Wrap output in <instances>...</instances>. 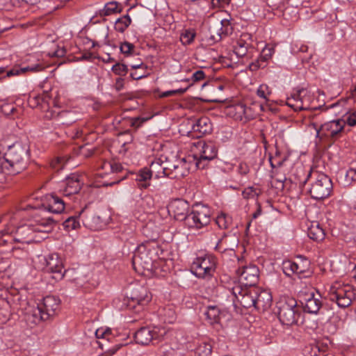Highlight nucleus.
I'll return each instance as SVG.
<instances>
[{
	"label": "nucleus",
	"instance_id": "nucleus-44",
	"mask_svg": "<svg viewBox=\"0 0 356 356\" xmlns=\"http://www.w3.org/2000/svg\"><path fill=\"white\" fill-rule=\"evenodd\" d=\"M77 216H70L67 218L63 223L65 229H75L80 226L79 222L77 220Z\"/></svg>",
	"mask_w": 356,
	"mask_h": 356
},
{
	"label": "nucleus",
	"instance_id": "nucleus-12",
	"mask_svg": "<svg viewBox=\"0 0 356 356\" xmlns=\"http://www.w3.org/2000/svg\"><path fill=\"white\" fill-rule=\"evenodd\" d=\"M152 300V295L148 289L144 286H137L134 287L129 297L127 306L129 309H134L136 312H139Z\"/></svg>",
	"mask_w": 356,
	"mask_h": 356
},
{
	"label": "nucleus",
	"instance_id": "nucleus-51",
	"mask_svg": "<svg viewBox=\"0 0 356 356\" xmlns=\"http://www.w3.org/2000/svg\"><path fill=\"white\" fill-rule=\"evenodd\" d=\"M257 95L268 101L267 96L270 94V91L268 89V86L266 85H261L257 90Z\"/></svg>",
	"mask_w": 356,
	"mask_h": 356
},
{
	"label": "nucleus",
	"instance_id": "nucleus-45",
	"mask_svg": "<svg viewBox=\"0 0 356 356\" xmlns=\"http://www.w3.org/2000/svg\"><path fill=\"white\" fill-rule=\"evenodd\" d=\"M113 73L119 76H125L128 72V67L126 65L117 63L111 68Z\"/></svg>",
	"mask_w": 356,
	"mask_h": 356
},
{
	"label": "nucleus",
	"instance_id": "nucleus-43",
	"mask_svg": "<svg viewBox=\"0 0 356 356\" xmlns=\"http://www.w3.org/2000/svg\"><path fill=\"white\" fill-rule=\"evenodd\" d=\"M305 352L309 356H320L324 353V350L321 348L318 343L310 344L305 348Z\"/></svg>",
	"mask_w": 356,
	"mask_h": 356
},
{
	"label": "nucleus",
	"instance_id": "nucleus-60",
	"mask_svg": "<svg viewBox=\"0 0 356 356\" xmlns=\"http://www.w3.org/2000/svg\"><path fill=\"white\" fill-rule=\"evenodd\" d=\"M344 120L346 122V124H347L348 125H349L350 127L355 126L356 125V112L350 114L346 118V119Z\"/></svg>",
	"mask_w": 356,
	"mask_h": 356
},
{
	"label": "nucleus",
	"instance_id": "nucleus-23",
	"mask_svg": "<svg viewBox=\"0 0 356 356\" xmlns=\"http://www.w3.org/2000/svg\"><path fill=\"white\" fill-rule=\"evenodd\" d=\"M38 305L44 310V313L48 315L49 319L56 314L57 310L59 309L60 300L55 296H47Z\"/></svg>",
	"mask_w": 356,
	"mask_h": 356
},
{
	"label": "nucleus",
	"instance_id": "nucleus-55",
	"mask_svg": "<svg viewBox=\"0 0 356 356\" xmlns=\"http://www.w3.org/2000/svg\"><path fill=\"white\" fill-rule=\"evenodd\" d=\"M306 90L305 88L298 89L294 91L290 96L291 98H294L296 100H304L305 99V95H302L305 93Z\"/></svg>",
	"mask_w": 356,
	"mask_h": 356
},
{
	"label": "nucleus",
	"instance_id": "nucleus-4",
	"mask_svg": "<svg viewBox=\"0 0 356 356\" xmlns=\"http://www.w3.org/2000/svg\"><path fill=\"white\" fill-rule=\"evenodd\" d=\"M277 316L282 324L291 326L296 324L300 316L296 299L289 296L280 298L276 303Z\"/></svg>",
	"mask_w": 356,
	"mask_h": 356
},
{
	"label": "nucleus",
	"instance_id": "nucleus-11",
	"mask_svg": "<svg viewBox=\"0 0 356 356\" xmlns=\"http://www.w3.org/2000/svg\"><path fill=\"white\" fill-rule=\"evenodd\" d=\"M346 122L343 119L331 120L323 124L317 130V136L321 134L332 143L341 138L345 132Z\"/></svg>",
	"mask_w": 356,
	"mask_h": 356
},
{
	"label": "nucleus",
	"instance_id": "nucleus-9",
	"mask_svg": "<svg viewBox=\"0 0 356 356\" xmlns=\"http://www.w3.org/2000/svg\"><path fill=\"white\" fill-rule=\"evenodd\" d=\"M166 334L163 327H143L140 328L134 335L137 343L143 346L159 343Z\"/></svg>",
	"mask_w": 356,
	"mask_h": 356
},
{
	"label": "nucleus",
	"instance_id": "nucleus-31",
	"mask_svg": "<svg viewBox=\"0 0 356 356\" xmlns=\"http://www.w3.org/2000/svg\"><path fill=\"white\" fill-rule=\"evenodd\" d=\"M166 170L167 168L162 165V163L160 159L153 161L148 168V171H149L152 177H154L156 179L165 176H169Z\"/></svg>",
	"mask_w": 356,
	"mask_h": 356
},
{
	"label": "nucleus",
	"instance_id": "nucleus-24",
	"mask_svg": "<svg viewBox=\"0 0 356 356\" xmlns=\"http://www.w3.org/2000/svg\"><path fill=\"white\" fill-rule=\"evenodd\" d=\"M275 50L274 48L269 46H266L260 56L254 61L249 65V69L251 71H256L259 68H264L266 66L267 61L272 57Z\"/></svg>",
	"mask_w": 356,
	"mask_h": 356
},
{
	"label": "nucleus",
	"instance_id": "nucleus-27",
	"mask_svg": "<svg viewBox=\"0 0 356 356\" xmlns=\"http://www.w3.org/2000/svg\"><path fill=\"white\" fill-rule=\"evenodd\" d=\"M42 309L38 304L36 307H33L31 310L26 313V319L32 323L38 324L42 321L49 319L48 315L45 314Z\"/></svg>",
	"mask_w": 356,
	"mask_h": 356
},
{
	"label": "nucleus",
	"instance_id": "nucleus-41",
	"mask_svg": "<svg viewBox=\"0 0 356 356\" xmlns=\"http://www.w3.org/2000/svg\"><path fill=\"white\" fill-rule=\"evenodd\" d=\"M195 37L193 30L186 29L180 35V41L184 45L190 44Z\"/></svg>",
	"mask_w": 356,
	"mask_h": 356
},
{
	"label": "nucleus",
	"instance_id": "nucleus-35",
	"mask_svg": "<svg viewBox=\"0 0 356 356\" xmlns=\"http://www.w3.org/2000/svg\"><path fill=\"white\" fill-rule=\"evenodd\" d=\"M249 46L250 44L243 38H241L236 41V44L234 46V52L238 57L242 58L246 55Z\"/></svg>",
	"mask_w": 356,
	"mask_h": 356
},
{
	"label": "nucleus",
	"instance_id": "nucleus-1",
	"mask_svg": "<svg viewBox=\"0 0 356 356\" xmlns=\"http://www.w3.org/2000/svg\"><path fill=\"white\" fill-rule=\"evenodd\" d=\"M29 159V147L15 143L8 147L3 161L0 157L1 169L7 170L8 174L20 173L27 168Z\"/></svg>",
	"mask_w": 356,
	"mask_h": 356
},
{
	"label": "nucleus",
	"instance_id": "nucleus-15",
	"mask_svg": "<svg viewBox=\"0 0 356 356\" xmlns=\"http://www.w3.org/2000/svg\"><path fill=\"white\" fill-rule=\"evenodd\" d=\"M63 266L61 260L57 254H51L46 259L44 271L51 274V277L56 281L63 279L64 273H63Z\"/></svg>",
	"mask_w": 356,
	"mask_h": 356
},
{
	"label": "nucleus",
	"instance_id": "nucleus-21",
	"mask_svg": "<svg viewBox=\"0 0 356 356\" xmlns=\"http://www.w3.org/2000/svg\"><path fill=\"white\" fill-rule=\"evenodd\" d=\"M258 291L254 296V308L259 311H266L271 306L272 296L266 290L257 287Z\"/></svg>",
	"mask_w": 356,
	"mask_h": 356
},
{
	"label": "nucleus",
	"instance_id": "nucleus-29",
	"mask_svg": "<svg viewBox=\"0 0 356 356\" xmlns=\"http://www.w3.org/2000/svg\"><path fill=\"white\" fill-rule=\"evenodd\" d=\"M135 180L137 182L138 187L140 189H146L150 186L152 175L148 171L147 168H144L135 175Z\"/></svg>",
	"mask_w": 356,
	"mask_h": 356
},
{
	"label": "nucleus",
	"instance_id": "nucleus-46",
	"mask_svg": "<svg viewBox=\"0 0 356 356\" xmlns=\"http://www.w3.org/2000/svg\"><path fill=\"white\" fill-rule=\"evenodd\" d=\"M260 191L257 188H254V187H248L245 188L243 193L242 195L245 199L255 198L259 195Z\"/></svg>",
	"mask_w": 356,
	"mask_h": 356
},
{
	"label": "nucleus",
	"instance_id": "nucleus-38",
	"mask_svg": "<svg viewBox=\"0 0 356 356\" xmlns=\"http://www.w3.org/2000/svg\"><path fill=\"white\" fill-rule=\"evenodd\" d=\"M212 346L209 343L202 342L195 350L196 356H211Z\"/></svg>",
	"mask_w": 356,
	"mask_h": 356
},
{
	"label": "nucleus",
	"instance_id": "nucleus-32",
	"mask_svg": "<svg viewBox=\"0 0 356 356\" xmlns=\"http://www.w3.org/2000/svg\"><path fill=\"white\" fill-rule=\"evenodd\" d=\"M308 236L313 241L320 242L325 238V231L317 222H312L308 229Z\"/></svg>",
	"mask_w": 356,
	"mask_h": 356
},
{
	"label": "nucleus",
	"instance_id": "nucleus-56",
	"mask_svg": "<svg viewBox=\"0 0 356 356\" xmlns=\"http://www.w3.org/2000/svg\"><path fill=\"white\" fill-rule=\"evenodd\" d=\"M124 170V169L121 163L115 162V161H113L111 172L118 174V173H122Z\"/></svg>",
	"mask_w": 356,
	"mask_h": 356
},
{
	"label": "nucleus",
	"instance_id": "nucleus-62",
	"mask_svg": "<svg viewBox=\"0 0 356 356\" xmlns=\"http://www.w3.org/2000/svg\"><path fill=\"white\" fill-rule=\"evenodd\" d=\"M231 0H211L213 7L222 8L229 3Z\"/></svg>",
	"mask_w": 356,
	"mask_h": 356
},
{
	"label": "nucleus",
	"instance_id": "nucleus-61",
	"mask_svg": "<svg viewBox=\"0 0 356 356\" xmlns=\"http://www.w3.org/2000/svg\"><path fill=\"white\" fill-rule=\"evenodd\" d=\"M9 3L15 7H21L25 3L23 0H5L2 1L3 5H8Z\"/></svg>",
	"mask_w": 356,
	"mask_h": 356
},
{
	"label": "nucleus",
	"instance_id": "nucleus-14",
	"mask_svg": "<svg viewBox=\"0 0 356 356\" xmlns=\"http://www.w3.org/2000/svg\"><path fill=\"white\" fill-rule=\"evenodd\" d=\"M82 181L81 175L77 173H72L63 181L60 193L65 197L77 194L81 188Z\"/></svg>",
	"mask_w": 356,
	"mask_h": 356
},
{
	"label": "nucleus",
	"instance_id": "nucleus-39",
	"mask_svg": "<svg viewBox=\"0 0 356 356\" xmlns=\"http://www.w3.org/2000/svg\"><path fill=\"white\" fill-rule=\"evenodd\" d=\"M216 222L220 229H226L232 223V218L224 213L216 217Z\"/></svg>",
	"mask_w": 356,
	"mask_h": 356
},
{
	"label": "nucleus",
	"instance_id": "nucleus-37",
	"mask_svg": "<svg viewBox=\"0 0 356 356\" xmlns=\"http://www.w3.org/2000/svg\"><path fill=\"white\" fill-rule=\"evenodd\" d=\"M286 105L296 111L309 109V105H305L304 100H296L290 97L286 99Z\"/></svg>",
	"mask_w": 356,
	"mask_h": 356
},
{
	"label": "nucleus",
	"instance_id": "nucleus-6",
	"mask_svg": "<svg viewBox=\"0 0 356 356\" xmlns=\"http://www.w3.org/2000/svg\"><path fill=\"white\" fill-rule=\"evenodd\" d=\"M217 259L215 256L206 254L197 257L191 265L192 273L199 278H209L216 271Z\"/></svg>",
	"mask_w": 356,
	"mask_h": 356
},
{
	"label": "nucleus",
	"instance_id": "nucleus-36",
	"mask_svg": "<svg viewBox=\"0 0 356 356\" xmlns=\"http://www.w3.org/2000/svg\"><path fill=\"white\" fill-rule=\"evenodd\" d=\"M131 19L129 15H125L118 18L115 23V30L123 33L131 24Z\"/></svg>",
	"mask_w": 356,
	"mask_h": 356
},
{
	"label": "nucleus",
	"instance_id": "nucleus-47",
	"mask_svg": "<svg viewBox=\"0 0 356 356\" xmlns=\"http://www.w3.org/2000/svg\"><path fill=\"white\" fill-rule=\"evenodd\" d=\"M152 229V225L147 224L142 229L143 234L149 238L148 241H156V238L158 237V233L156 232H153L152 234L149 233L150 229Z\"/></svg>",
	"mask_w": 356,
	"mask_h": 356
},
{
	"label": "nucleus",
	"instance_id": "nucleus-59",
	"mask_svg": "<svg viewBox=\"0 0 356 356\" xmlns=\"http://www.w3.org/2000/svg\"><path fill=\"white\" fill-rule=\"evenodd\" d=\"M237 170L241 175H246L250 171V168L247 163H241L238 166Z\"/></svg>",
	"mask_w": 356,
	"mask_h": 356
},
{
	"label": "nucleus",
	"instance_id": "nucleus-2",
	"mask_svg": "<svg viewBox=\"0 0 356 356\" xmlns=\"http://www.w3.org/2000/svg\"><path fill=\"white\" fill-rule=\"evenodd\" d=\"M159 252H162V250L158 243L154 240L145 241L138 245L132 257V265L135 270H153Z\"/></svg>",
	"mask_w": 356,
	"mask_h": 356
},
{
	"label": "nucleus",
	"instance_id": "nucleus-13",
	"mask_svg": "<svg viewBox=\"0 0 356 356\" xmlns=\"http://www.w3.org/2000/svg\"><path fill=\"white\" fill-rule=\"evenodd\" d=\"M241 284L245 287H256L259 276V270L255 265H249L239 268L236 270Z\"/></svg>",
	"mask_w": 356,
	"mask_h": 356
},
{
	"label": "nucleus",
	"instance_id": "nucleus-10",
	"mask_svg": "<svg viewBox=\"0 0 356 356\" xmlns=\"http://www.w3.org/2000/svg\"><path fill=\"white\" fill-rule=\"evenodd\" d=\"M232 31L233 28L228 19L216 20L209 24L205 39L211 44L220 41L223 36L232 34Z\"/></svg>",
	"mask_w": 356,
	"mask_h": 356
},
{
	"label": "nucleus",
	"instance_id": "nucleus-54",
	"mask_svg": "<svg viewBox=\"0 0 356 356\" xmlns=\"http://www.w3.org/2000/svg\"><path fill=\"white\" fill-rule=\"evenodd\" d=\"M63 166L64 160L63 158H57L56 160L52 161L51 163V167L56 171L62 170L63 168Z\"/></svg>",
	"mask_w": 356,
	"mask_h": 356
},
{
	"label": "nucleus",
	"instance_id": "nucleus-22",
	"mask_svg": "<svg viewBox=\"0 0 356 356\" xmlns=\"http://www.w3.org/2000/svg\"><path fill=\"white\" fill-rule=\"evenodd\" d=\"M201 145L202 149L200 150V159L197 162V168H204V165L200 166L202 161H211L217 156L218 149L215 145L212 142L208 143H199Z\"/></svg>",
	"mask_w": 356,
	"mask_h": 356
},
{
	"label": "nucleus",
	"instance_id": "nucleus-58",
	"mask_svg": "<svg viewBox=\"0 0 356 356\" xmlns=\"http://www.w3.org/2000/svg\"><path fill=\"white\" fill-rule=\"evenodd\" d=\"M187 89H188V88H184V89L181 88V89L175 90L165 91L161 94V97H167L171 96V95L177 94V93L183 94L187 90Z\"/></svg>",
	"mask_w": 356,
	"mask_h": 356
},
{
	"label": "nucleus",
	"instance_id": "nucleus-16",
	"mask_svg": "<svg viewBox=\"0 0 356 356\" xmlns=\"http://www.w3.org/2000/svg\"><path fill=\"white\" fill-rule=\"evenodd\" d=\"M305 312L317 314L322 307L321 296L319 293L315 294L314 291L305 294L300 300Z\"/></svg>",
	"mask_w": 356,
	"mask_h": 356
},
{
	"label": "nucleus",
	"instance_id": "nucleus-33",
	"mask_svg": "<svg viewBox=\"0 0 356 356\" xmlns=\"http://www.w3.org/2000/svg\"><path fill=\"white\" fill-rule=\"evenodd\" d=\"M286 160V156L285 155H282L280 152L277 149H276L275 153L273 156H269V162L272 168V177L275 176V174H277V169L283 165L284 162Z\"/></svg>",
	"mask_w": 356,
	"mask_h": 356
},
{
	"label": "nucleus",
	"instance_id": "nucleus-17",
	"mask_svg": "<svg viewBox=\"0 0 356 356\" xmlns=\"http://www.w3.org/2000/svg\"><path fill=\"white\" fill-rule=\"evenodd\" d=\"M189 204L183 199H175L170 202L168 206V211L177 220H184L188 217Z\"/></svg>",
	"mask_w": 356,
	"mask_h": 356
},
{
	"label": "nucleus",
	"instance_id": "nucleus-28",
	"mask_svg": "<svg viewBox=\"0 0 356 356\" xmlns=\"http://www.w3.org/2000/svg\"><path fill=\"white\" fill-rule=\"evenodd\" d=\"M231 110L235 112V117L236 119L241 120H250L254 118V114L250 107L246 106L243 104H238L231 108Z\"/></svg>",
	"mask_w": 356,
	"mask_h": 356
},
{
	"label": "nucleus",
	"instance_id": "nucleus-64",
	"mask_svg": "<svg viewBox=\"0 0 356 356\" xmlns=\"http://www.w3.org/2000/svg\"><path fill=\"white\" fill-rule=\"evenodd\" d=\"M122 346V344H117L112 347L111 348L108 349L107 351L105 352L104 356H112L114 355L121 347Z\"/></svg>",
	"mask_w": 356,
	"mask_h": 356
},
{
	"label": "nucleus",
	"instance_id": "nucleus-42",
	"mask_svg": "<svg viewBox=\"0 0 356 356\" xmlns=\"http://www.w3.org/2000/svg\"><path fill=\"white\" fill-rule=\"evenodd\" d=\"M72 115L71 112L63 111L58 114L57 117L61 120L63 124L70 125L76 121V119L74 117H72Z\"/></svg>",
	"mask_w": 356,
	"mask_h": 356
},
{
	"label": "nucleus",
	"instance_id": "nucleus-63",
	"mask_svg": "<svg viewBox=\"0 0 356 356\" xmlns=\"http://www.w3.org/2000/svg\"><path fill=\"white\" fill-rule=\"evenodd\" d=\"M111 330L107 329L106 330L103 329H97L95 332V336L97 339L104 338L108 334H110Z\"/></svg>",
	"mask_w": 356,
	"mask_h": 356
},
{
	"label": "nucleus",
	"instance_id": "nucleus-7",
	"mask_svg": "<svg viewBox=\"0 0 356 356\" xmlns=\"http://www.w3.org/2000/svg\"><path fill=\"white\" fill-rule=\"evenodd\" d=\"M211 215V211L209 207L196 204L193 206L191 212L186 219V225L190 229H201L209 224Z\"/></svg>",
	"mask_w": 356,
	"mask_h": 356
},
{
	"label": "nucleus",
	"instance_id": "nucleus-20",
	"mask_svg": "<svg viewBox=\"0 0 356 356\" xmlns=\"http://www.w3.org/2000/svg\"><path fill=\"white\" fill-rule=\"evenodd\" d=\"M15 242L22 244H30L35 241V232L29 225H23L18 227L14 234Z\"/></svg>",
	"mask_w": 356,
	"mask_h": 356
},
{
	"label": "nucleus",
	"instance_id": "nucleus-34",
	"mask_svg": "<svg viewBox=\"0 0 356 356\" xmlns=\"http://www.w3.org/2000/svg\"><path fill=\"white\" fill-rule=\"evenodd\" d=\"M204 315L209 323H218L219 321L220 309L216 305L208 306Z\"/></svg>",
	"mask_w": 356,
	"mask_h": 356
},
{
	"label": "nucleus",
	"instance_id": "nucleus-8",
	"mask_svg": "<svg viewBox=\"0 0 356 356\" xmlns=\"http://www.w3.org/2000/svg\"><path fill=\"white\" fill-rule=\"evenodd\" d=\"M257 287H244L238 284L232 287V295L234 306L236 308L243 307L249 309L254 307V298L257 295Z\"/></svg>",
	"mask_w": 356,
	"mask_h": 356
},
{
	"label": "nucleus",
	"instance_id": "nucleus-26",
	"mask_svg": "<svg viewBox=\"0 0 356 356\" xmlns=\"http://www.w3.org/2000/svg\"><path fill=\"white\" fill-rule=\"evenodd\" d=\"M282 267L283 273L288 277L293 274H303L306 271L305 266L291 260L284 261Z\"/></svg>",
	"mask_w": 356,
	"mask_h": 356
},
{
	"label": "nucleus",
	"instance_id": "nucleus-18",
	"mask_svg": "<svg viewBox=\"0 0 356 356\" xmlns=\"http://www.w3.org/2000/svg\"><path fill=\"white\" fill-rule=\"evenodd\" d=\"M41 207L51 213H61L65 209V202L55 193H51L42 199Z\"/></svg>",
	"mask_w": 356,
	"mask_h": 356
},
{
	"label": "nucleus",
	"instance_id": "nucleus-40",
	"mask_svg": "<svg viewBox=\"0 0 356 356\" xmlns=\"http://www.w3.org/2000/svg\"><path fill=\"white\" fill-rule=\"evenodd\" d=\"M40 222V226L42 227V229H40V231L49 232L51 231L54 225L56 224L58 220L51 217H48L47 218L42 219Z\"/></svg>",
	"mask_w": 356,
	"mask_h": 356
},
{
	"label": "nucleus",
	"instance_id": "nucleus-3",
	"mask_svg": "<svg viewBox=\"0 0 356 356\" xmlns=\"http://www.w3.org/2000/svg\"><path fill=\"white\" fill-rule=\"evenodd\" d=\"M307 181L310 182L309 194L314 200H322L327 198L332 192V180L323 172L317 170H309L306 175V178L300 181V186H305Z\"/></svg>",
	"mask_w": 356,
	"mask_h": 356
},
{
	"label": "nucleus",
	"instance_id": "nucleus-5",
	"mask_svg": "<svg viewBox=\"0 0 356 356\" xmlns=\"http://www.w3.org/2000/svg\"><path fill=\"white\" fill-rule=\"evenodd\" d=\"M328 295L330 301L335 302L339 307L346 308L355 298L356 290L352 285L337 282L331 286Z\"/></svg>",
	"mask_w": 356,
	"mask_h": 356
},
{
	"label": "nucleus",
	"instance_id": "nucleus-50",
	"mask_svg": "<svg viewBox=\"0 0 356 356\" xmlns=\"http://www.w3.org/2000/svg\"><path fill=\"white\" fill-rule=\"evenodd\" d=\"M49 97V95L47 92H46L44 97H40V96H35L32 98H31L29 100V104L33 106H39L42 102H47V98Z\"/></svg>",
	"mask_w": 356,
	"mask_h": 356
},
{
	"label": "nucleus",
	"instance_id": "nucleus-49",
	"mask_svg": "<svg viewBox=\"0 0 356 356\" xmlns=\"http://www.w3.org/2000/svg\"><path fill=\"white\" fill-rule=\"evenodd\" d=\"M1 112L6 115H13L16 111V108L13 104L3 103L1 106Z\"/></svg>",
	"mask_w": 356,
	"mask_h": 356
},
{
	"label": "nucleus",
	"instance_id": "nucleus-57",
	"mask_svg": "<svg viewBox=\"0 0 356 356\" xmlns=\"http://www.w3.org/2000/svg\"><path fill=\"white\" fill-rule=\"evenodd\" d=\"M147 119L140 118H135L129 120V123L131 127L138 128L142 125V124L145 122Z\"/></svg>",
	"mask_w": 356,
	"mask_h": 356
},
{
	"label": "nucleus",
	"instance_id": "nucleus-48",
	"mask_svg": "<svg viewBox=\"0 0 356 356\" xmlns=\"http://www.w3.org/2000/svg\"><path fill=\"white\" fill-rule=\"evenodd\" d=\"M134 45L129 42H124L121 44L120 49L122 54L128 56L132 54Z\"/></svg>",
	"mask_w": 356,
	"mask_h": 356
},
{
	"label": "nucleus",
	"instance_id": "nucleus-30",
	"mask_svg": "<svg viewBox=\"0 0 356 356\" xmlns=\"http://www.w3.org/2000/svg\"><path fill=\"white\" fill-rule=\"evenodd\" d=\"M122 11V6L117 1L106 3L104 8L99 10V17L110 16L114 14L120 13Z\"/></svg>",
	"mask_w": 356,
	"mask_h": 356
},
{
	"label": "nucleus",
	"instance_id": "nucleus-52",
	"mask_svg": "<svg viewBox=\"0 0 356 356\" xmlns=\"http://www.w3.org/2000/svg\"><path fill=\"white\" fill-rule=\"evenodd\" d=\"M205 79V74L204 71L200 70L194 72L190 79H187L188 81H192V83L190 86H192L194 83L202 81Z\"/></svg>",
	"mask_w": 356,
	"mask_h": 356
},
{
	"label": "nucleus",
	"instance_id": "nucleus-25",
	"mask_svg": "<svg viewBox=\"0 0 356 356\" xmlns=\"http://www.w3.org/2000/svg\"><path fill=\"white\" fill-rule=\"evenodd\" d=\"M192 130L193 132L197 134L196 136L197 138L201 137L202 135L211 133L212 131V124L211 120L206 116L201 117L192 124Z\"/></svg>",
	"mask_w": 356,
	"mask_h": 356
},
{
	"label": "nucleus",
	"instance_id": "nucleus-19",
	"mask_svg": "<svg viewBox=\"0 0 356 356\" xmlns=\"http://www.w3.org/2000/svg\"><path fill=\"white\" fill-rule=\"evenodd\" d=\"M46 66L42 63H38L35 65L21 68L15 67L8 70H6V67H0V79L6 77H10L13 76L19 75L26 72H38L44 70Z\"/></svg>",
	"mask_w": 356,
	"mask_h": 356
},
{
	"label": "nucleus",
	"instance_id": "nucleus-53",
	"mask_svg": "<svg viewBox=\"0 0 356 356\" xmlns=\"http://www.w3.org/2000/svg\"><path fill=\"white\" fill-rule=\"evenodd\" d=\"M346 177L347 181H356V162L352 163V166L346 172Z\"/></svg>",
	"mask_w": 356,
	"mask_h": 356
}]
</instances>
